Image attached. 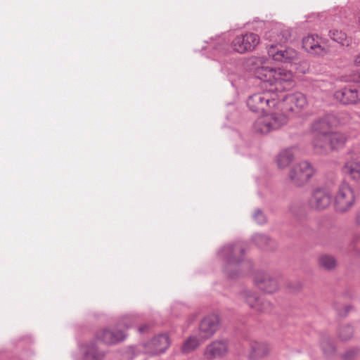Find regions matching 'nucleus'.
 <instances>
[{
    "label": "nucleus",
    "mask_w": 360,
    "mask_h": 360,
    "mask_svg": "<svg viewBox=\"0 0 360 360\" xmlns=\"http://www.w3.org/2000/svg\"><path fill=\"white\" fill-rule=\"evenodd\" d=\"M303 48L310 54L323 56L326 50L321 45V40L317 35L309 34L302 39Z\"/></svg>",
    "instance_id": "17"
},
{
    "label": "nucleus",
    "mask_w": 360,
    "mask_h": 360,
    "mask_svg": "<svg viewBox=\"0 0 360 360\" xmlns=\"http://www.w3.org/2000/svg\"><path fill=\"white\" fill-rule=\"evenodd\" d=\"M311 146L316 154L326 155L331 151L328 134H314L311 141Z\"/></svg>",
    "instance_id": "19"
},
{
    "label": "nucleus",
    "mask_w": 360,
    "mask_h": 360,
    "mask_svg": "<svg viewBox=\"0 0 360 360\" xmlns=\"http://www.w3.org/2000/svg\"><path fill=\"white\" fill-rule=\"evenodd\" d=\"M254 219L258 224H263L266 221L265 216L259 210H257L255 212Z\"/></svg>",
    "instance_id": "32"
},
{
    "label": "nucleus",
    "mask_w": 360,
    "mask_h": 360,
    "mask_svg": "<svg viewBox=\"0 0 360 360\" xmlns=\"http://www.w3.org/2000/svg\"><path fill=\"white\" fill-rule=\"evenodd\" d=\"M288 115L278 110H273L269 114L257 118L253 124L255 132L264 134L277 130L288 122Z\"/></svg>",
    "instance_id": "4"
},
{
    "label": "nucleus",
    "mask_w": 360,
    "mask_h": 360,
    "mask_svg": "<svg viewBox=\"0 0 360 360\" xmlns=\"http://www.w3.org/2000/svg\"><path fill=\"white\" fill-rule=\"evenodd\" d=\"M293 75L291 71L283 69H277L275 71L272 79V85H276L274 90L281 91L287 88L288 83L292 79Z\"/></svg>",
    "instance_id": "18"
},
{
    "label": "nucleus",
    "mask_w": 360,
    "mask_h": 360,
    "mask_svg": "<svg viewBox=\"0 0 360 360\" xmlns=\"http://www.w3.org/2000/svg\"><path fill=\"white\" fill-rule=\"evenodd\" d=\"M316 169L307 161H302L295 165L289 172V179L296 186H302L306 184L315 174Z\"/></svg>",
    "instance_id": "5"
},
{
    "label": "nucleus",
    "mask_w": 360,
    "mask_h": 360,
    "mask_svg": "<svg viewBox=\"0 0 360 360\" xmlns=\"http://www.w3.org/2000/svg\"><path fill=\"white\" fill-rule=\"evenodd\" d=\"M276 69L267 66L257 67L255 71V76L264 82H267L272 86V79L274 77Z\"/></svg>",
    "instance_id": "23"
},
{
    "label": "nucleus",
    "mask_w": 360,
    "mask_h": 360,
    "mask_svg": "<svg viewBox=\"0 0 360 360\" xmlns=\"http://www.w3.org/2000/svg\"><path fill=\"white\" fill-rule=\"evenodd\" d=\"M135 322L134 316H124L119 320L114 329L103 328L98 331L96 338L107 345L117 344L125 340V330L133 326Z\"/></svg>",
    "instance_id": "1"
},
{
    "label": "nucleus",
    "mask_w": 360,
    "mask_h": 360,
    "mask_svg": "<svg viewBox=\"0 0 360 360\" xmlns=\"http://www.w3.org/2000/svg\"><path fill=\"white\" fill-rule=\"evenodd\" d=\"M255 243L260 248L264 247L269 243V238L262 234H255L253 237Z\"/></svg>",
    "instance_id": "31"
},
{
    "label": "nucleus",
    "mask_w": 360,
    "mask_h": 360,
    "mask_svg": "<svg viewBox=\"0 0 360 360\" xmlns=\"http://www.w3.org/2000/svg\"><path fill=\"white\" fill-rule=\"evenodd\" d=\"M319 264L321 268L327 270L334 269L337 265L336 259L331 255H323L319 257Z\"/></svg>",
    "instance_id": "28"
},
{
    "label": "nucleus",
    "mask_w": 360,
    "mask_h": 360,
    "mask_svg": "<svg viewBox=\"0 0 360 360\" xmlns=\"http://www.w3.org/2000/svg\"><path fill=\"white\" fill-rule=\"evenodd\" d=\"M205 340H201L200 336L191 335L184 342L181 346V352L184 354H188L198 348Z\"/></svg>",
    "instance_id": "21"
},
{
    "label": "nucleus",
    "mask_w": 360,
    "mask_h": 360,
    "mask_svg": "<svg viewBox=\"0 0 360 360\" xmlns=\"http://www.w3.org/2000/svg\"><path fill=\"white\" fill-rule=\"evenodd\" d=\"M356 222L360 224V211L356 214Z\"/></svg>",
    "instance_id": "36"
},
{
    "label": "nucleus",
    "mask_w": 360,
    "mask_h": 360,
    "mask_svg": "<svg viewBox=\"0 0 360 360\" xmlns=\"http://www.w3.org/2000/svg\"><path fill=\"white\" fill-rule=\"evenodd\" d=\"M260 38L253 32H247L236 36L231 42L232 49L237 53H244L253 51L259 44Z\"/></svg>",
    "instance_id": "8"
},
{
    "label": "nucleus",
    "mask_w": 360,
    "mask_h": 360,
    "mask_svg": "<svg viewBox=\"0 0 360 360\" xmlns=\"http://www.w3.org/2000/svg\"><path fill=\"white\" fill-rule=\"evenodd\" d=\"M353 335V329L349 326H342L340 328L339 336L342 340H349Z\"/></svg>",
    "instance_id": "30"
},
{
    "label": "nucleus",
    "mask_w": 360,
    "mask_h": 360,
    "mask_svg": "<svg viewBox=\"0 0 360 360\" xmlns=\"http://www.w3.org/2000/svg\"><path fill=\"white\" fill-rule=\"evenodd\" d=\"M169 337L167 335H160L145 343L143 352L150 355H156L164 352L169 346Z\"/></svg>",
    "instance_id": "14"
},
{
    "label": "nucleus",
    "mask_w": 360,
    "mask_h": 360,
    "mask_svg": "<svg viewBox=\"0 0 360 360\" xmlns=\"http://www.w3.org/2000/svg\"><path fill=\"white\" fill-rule=\"evenodd\" d=\"M242 297L248 306L256 311L266 312L271 309L269 302L262 300L256 292L251 290H243Z\"/></svg>",
    "instance_id": "15"
},
{
    "label": "nucleus",
    "mask_w": 360,
    "mask_h": 360,
    "mask_svg": "<svg viewBox=\"0 0 360 360\" xmlns=\"http://www.w3.org/2000/svg\"><path fill=\"white\" fill-rule=\"evenodd\" d=\"M300 65L301 67L300 70H299L298 68H296V69L300 72L305 73L309 69L308 64L306 61L302 62Z\"/></svg>",
    "instance_id": "33"
},
{
    "label": "nucleus",
    "mask_w": 360,
    "mask_h": 360,
    "mask_svg": "<svg viewBox=\"0 0 360 360\" xmlns=\"http://www.w3.org/2000/svg\"><path fill=\"white\" fill-rule=\"evenodd\" d=\"M330 37L335 41L345 45L347 41L346 34L338 30H333L330 32Z\"/></svg>",
    "instance_id": "29"
},
{
    "label": "nucleus",
    "mask_w": 360,
    "mask_h": 360,
    "mask_svg": "<svg viewBox=\"0 0 360 360\" xmlns=\"http://www.w3.org/2000/svg\"><path fill=\"white\" fill-rule=\"evenodd\" d=\"M268 56L274 61L297 65L300 62L299 53L292 48L281 49L277 44H271L267 48Z\"/></svg>",
    "instance_id": "7"
},
{
    "label": "nucleus",
    "mask_w": 360,
    "mask_h": 360,
    "mask_svg": "<svg viewBox=\"0 0 360 360\" xmlns=\"http://www.w3.org/2000/svg\"><path fill=\"white\" fill-rule=\"evenodd\" d=\"M332 202L330 191L326 187L315 188L308 200L309 207L316 211H323L329 207Z\"/></svg>",
    "instance_id": "9"
},
{
    "label": "nucleus",
    "mask_w": 360,
    "mask_h": 360,
    "mask_svg": "<svg viewBox=\"0 0 360 360\" xmlns=\"http://www.w3.org/2000/svg\"><path fill=\"white\" fill-rule=\"evenodd\" d=\"M354 62L356 65H360V53L355 56Z\"/></svg>",
    "instance_id": "34"
},
{
    "label": "nucleus",
    "mask_w": 360,
    "mask_h": 360,
    "mask_svg": "<svg viewBox=\"0 0 360 360\" xmlns=\"http://www.w3.org/2000/svg\"><path fill=\"white\" fill-rule=\"evenodd\" d=\"M342 172L345 174L349 176L354 180L360 179V162L351 160L345 162L342 167Z\"/></svg>",
    "instance_id": "20"
},
{
    "label": "nucleus",
    "mask_w": 360,
    "mask_h": 360,
    "mask_svg": "<svg viewBox=\"0 0 360 360\" xmlns=\"http://www.w3.org/2000/svg\"><path fill=\"white\" fill-rule=\"evenodd\" d=\"M253 282L259 290L267 293H274L280 287L278 278L264 271L257 272L254 276Z\"/></svg>",
    "instance_id": "10"
},
{
    "label": "nucleus",
    "mask_w": 360,
    "mask_h": 360,
    "mask_svg": "<svg viewBox=\"0 0 360 360\" xmlns=\"http://www.w3.org/2000/svg\"><path fill=\"white\" fill-rule=\"evenodd\" d=\"M311 131L314 134H329L330 132V124L328 117L316 120L311 125Z\"/></svg>",
    "instance_id": "26"
},
{
    "label": "nucleus",
    "mask_w": 360,
    "mask_h": 360,
    "mask_svg": "<svg viewBox=\"0 0 360 360\" xmlns=\"http://www.w3.org/2000/svg\"><path fill=\"white\" fill-rule=\"evenodd\" d=\"M347 136L341 133L330 132L328 134V141L330 143V150H338L342 148L346 142Z\"/></svg>",
    "instance_id": "25"
},
{
    "label": "nucleus",
    "mask_w": 360,
    "mask_h": 360,
    "mask_svg": "<svg viewBox=\"0 0 360 360\" xmlns=\"http://www.w3.org/2000/svg\"><path fill=\"white\" fill-rule=\"evenodd\" d=\"M307 105V98L301 93L288 94L281 100L278 98V111L285 115L287 112L298 113Z\"/></svg>",
    "instance_id": "6"
},
{
    "label": "nucleus",
    "mask_w": 360,
    "mask_h": 360,
    "mask_svg": "<svg viewBox=\"0 0 360 360\" xmlns=\"http://www.w3.org/2000/svg\"><path fill=\"white\" fill-rule=\"evenodd\" d=\"M266 38L277 43H285L289 38L288 31H283L281 26H276L266 34Z\"/></svg>",
    "instance_id": "22"
},
{
    "label": "nucleus",
    "mask_w": 360,
    "mask_h": 360,
    "mask_svg": "<svg viewBox=\"0 0 360 360\" xmlns=\"http://www.w3.org/2000/svg\"><path fill=\"white\" fill-rule=\"evenodd\" d=\"M294 153L291 149L282 150L278 155L277 163L280 168L288 167L293 160Z\"/></svg>",
    "instance_id": "27"
},
{
    "label": "nucleus",
    "mask_w": 360,
    "mask_h": 360,
    "mask_svg": "<svg viewBox=\"0 0 360 360\" xmlns=\"http://www.w3.org/2000/svg\"><path fill=\"white\" fill-rule=\"evenodd\" d=\"M250 358L256 359L266 356L269 352V347L266 343L253 342L250 345Z\"/></svg>",
    "instance_id": "24"
},
{
    "label": "nucleus",
    "mask_w": 360,
    "mask_h": 360,
    "mask_svg": "<svg viewBox=\"0 0 360 360\" xmlns=\"http://www.w3.org/2000/svg\"><path fill=\"white\" fill-rule=\"evenodd\" d=\"M335 100L344 105L360 103V86H345L334 92Z\"/></svg>",
    "instance_id": "11"
},
{
    "label": "nucleus",
    "mask_w": 360,
    "mask_h": 360,
    "mask_svg": "<svg viewBox=\"0 0 360 360\" xmlns=\"http://www.w3.org/2000/svg\"><path fill=\"white\" fill-rule=\"evenodd\" d=\"M229 351V342L226 340H216L209 343L205 348L203 356L207 360L221 359Z\"/></svg>",
    "instance_id": "13"
},
{
    "label": "nucleus",
    "mask_w": 360,
    "mask_h": 360,
    "mask_svg": "<svg viewBox=\"0 0 360 360\" xmlns=\"http://www.w3.org/2000/svg\"><path fill=\"white\" fill-rule=\"evenodd\" d=\"M356 201L354 188L346 181H341L336 189L333 207L339 214H345L354 207Z\"/></svg>",
    "instance_id": "2"
},
{
    "label": "nucleus",
    "mask_w": 360,
    "mask_h": 360,
    "mask_svg": "<svg viewBox=\"0 0 360 360\" xmlns=\"http://www.w3.org/2000/svg\"><path fill=\"white\" fill-rule=\"evenodd\" d=\"M354 81H355L356 82H359V83H360V71L357 72V74H356V78H355Z\"/></svg>",
    "instance_id": "37"
},
{
    "label": "nucleus",
    "mask_w": 360,
    "mask_h": 360,
    "mask_svg": "<svg viewBox=\"0 0 360 360\" xmlns=\"http://www.w3.org/2000/svg\"><path fill=\"white\" fill-rule=\"evenodd\" d=\"M243 254L244 249L239 243L225 245L219 252V256L226 263V271H229L231 266L238 264Z\"/></svg>",
    "instance_id": "12"
},
{
    "label": "nucleus",
    "mask_w": 360,
    "mask_h": 360,
    "mask_svg": "<svg viewBox=\"0 0 360 360\" xmlns=\"http://www.w3.org/2000/svg\"><path fill=\"white\" fill-rule=\"evenodd\" d=\"M219 319L217 315L211 314L205 317L200 324L198 334L201 340H206L211 338L217 330Z\"/></svg>",
    "instance_id": "16"
},
{
    "label": "nucleus",
    "mask_w": 360,
    "mask_h": 360,
    "mask_svg": "<svg viewBox=\"0 0 360 360\" xmlns=\"http://www.w3.org/2000/svg\"><path fill=\"white\" fill-rule=\"evenodd\" d=\"M148 329V325H143V326H142L139 328V331L140 333H143V332L146 331Z\"/></svg>",
    "instance_id": "35"
},
{
    "label": "nucleus",
    "mask_w": 360,
    "mask_h": 360,
    "mask_svg": "<svg viewBox=\"0 0 360 360\" xmlns=\"http://www.w3.org/2000/svg\"><path fill=\"white\" fill-rule=\"evenodd\" d=\"M247 105L252 112L278 110V96L274 89L257 93L249 96Z\"/></svg>",
    "instance_id": "3"
}]
</instances>
